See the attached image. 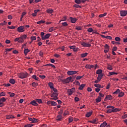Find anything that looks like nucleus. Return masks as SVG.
Wrapping results in <instances>:
<instances>
[{
  "label": "nucleus",
  "instance_id": "44",
  "mask_svg": "<svg viewBox=\"0 0 127 127\" xmlns=\"http://www.w3.org/2000/svg\"><path fill=\"white\" fill-rule=\"evenodd\" d=\"M87 31L89 33H91L93 31H94L93 29H92V28H89V29H87Z\"/></svg>",
  "mask_w": 127,
  "mask_h": 127
},
{
  "label": "nucleus",
  "instance_id": "4",
  "mask_svg": "<svg viewBox=\"0 0 127 127\" xmlns=\"http://www.w3.org/2000/svg\"><path fill=\"white\" fill-rule=\"evenodd\" d=\"M77 72H78V71H77L68 70L67 72V74L69 76H71V75L76 74Z\"/></svg>",
  "mask_w": 127,
  "mask_h": 127
},
{
  "label": "nucleus",
  "instance_id": "60",
  "mask_svg": "<svg viewBox=\"0 0 127 127\" xmlns=\"http://www.w3.org/2000/svg\"><path fill=\"white\" fill-rule=\"evenodd\" d=\"M120 40H121V39H120V37H116L115 38V41H116L117 42H120Z\"/></svg>",
  "mask_w": 127,
  "mask_h": 127
},
{
  "label": "nucleus",
  "instance_id": "53",
  "mask_svg": "<svg viewBox=\"0 0 127 127\" xmlns=\"http://www.w3.org/2000/svg\"><path fill=\"white\" fill-rule=\"evenodd\" d=\"M30 39H31V40H32V41H35L36 40V36H31L30 37Z\"/></svg>",
  "mask_w": 127,
  "mask_h": 127
},
{
  "label": "nucleus",
  "instance_id": "16",
  "mask_svg": "<svg viewBox=\"0 0 127 127\" xmlns=\"http://www.w3.org/2000/svg\"><path fill=\"white\" fill-rule=\"evenodd\" d=\"M88 55V53H84L83 54H82L81 55H80V57L82 58H84L85 57H86Z\"/></svg>",
  "mask_w": 127,
  "mask_h": 127
},
{
  "label": "nucleus",
  "instance_id": "13",
  "mask_svg": "<svg viewBox=\"0 0 127 127\" xmlns=\"http://www.w3.org/2000/svg\"><path fill=\"white\" fill-rule=\"evenodd\" d=\"M85 68H86L87 69H90L92 68H94V65L86 64L85 65Z\"/></svg>",
  "mask_w": 127,
  "mask_h": 127
},
{
  "label": "nucleus",
  "instance_id": "24",
  "mask_svg": "<svg viewBox=\"0 0 127 127\" xmlns=\"http://www.w3.org/2000/svg\"><path fill=\"white\" fill-rule=\"evenodd\" d=\"M9 83L12 84H15V80L13 79H9Z\"/></svg>",
  "mask_w": 127,
  "mask_h": 127
},
{
  "label": "nucleus",
  "instance_id": "15",
  "mask_svg": "<svg viewBox=\"0 0 127 127\" xmlns=\"http://www.w3.org/2000/svg\"><path fill=\"white\" fill-rule=\"evenodd\" d=\"M92 114V111L87 112V114H85V117H86V118H89L90 117H91Z\"/></svg>",
  "mask_w": 127,
  "mask_h": 127
},
{
  "label": "nucleus",
  "instance_id": "18",
  "mask_svg": "<svg viewBox=\"0 0 127 127\" xmlns=\"http://www.w3.org/2000/svg\"><path fill=\"white\" fill-rule=\"evenodd\" d=\"M27 37V36L26 35H22L21 36L17 38H19L21 39H26Z\"/></svg>",
  "mask_w": 127,
  "mask_h": 127
},
{
  "label": "nucleus",
  "instance_id": "49",
  "mask_svg": "<svg viewBox=\"0 0 127 127\" xmlns=\"http://www.w3.org/2000/svg\"><path fill=\"white\" fill-rule=\"evenodd\" d=\"M76 30L79 31L82 30L81 26H76Z\"/></svg>",
  "mask_w": 127,
  "mask_h": 127
},
{
  "label": "nucleus",
  "instance_id": "61",
  "mask_svg": "<svg viewBox=\"0 0 127 127\" xmlns=\"http://www.w3.org/2000/svg\"><path fill=\"white\" fill-rule=\"evenodd\" d=\"M105 39H109L110 40H112L113 38L110 36H107V37L105 38Z\"/></svg>",
  "mask_w": 127,
  "mask_h": 127
},
{
  "label": "nucleus",
  "instance_id": "19",
  "mask_svg": "<svg viewBox=\"0 0 127 127\" xmlns=\"http://www.w3.org/2000/svg\"><path fill=\"white\" fill-rule=\"evenodd\" d=\"M107 125H108V124H107V123L104 122H103V123L101 124V125H100V127H106L108 126Z\"/></svg>",
  "mask_w": 127,
  "mask_h": 127
},
{
  "label": "nucleus",
  "instance_id": "5",
  "mask_svg": "<svg viewBox=\"0 0 127 127\" xmlns=\"http://www.w3.org/2000/svg\"><path fill=\"white\" fill-rule=\"evenodd\" d=\"M17 31L19 33L24 32L25 31L24 26H19L17 28Z\"/></svg>",
  "mask_w": 127,
  "mask_h": 127
},
{
  "label": "nucleus",
  "instance_id": "7",
  "mask_svg": "<svg viewBox=\"0 0 127 127\" xmlns=\"http://www.w3.org/2000/svg\"><path fill=\"white\" fill-rule=\"evenodd\" d=\"M74 92V88H73L71 89L67 90V94L68 95L71 96V95L73 94V93Z\"/></svg>",
  "mask_w": 127,
  "mask_h": 127
},
{
  "label": "nucleus",
  "instance_id": "55",
  "mask_svg": "<svg viewBox=\"0 0 127 127\" xmlns=\"http://www.w3.org/2000/svg\"><path fill=\"white\" fill-rule=\"evenodd\" d=\"M5 101H6V99H5L4 97H2L1 99H0V102H4Z\"/></svg>",
  "mask_w": 127,
  "mask_h": 127
},
{
  "label": "nucleus",
  "instance_id": "31",
  "mask_svg": "<svg viewBox=\"0 0 127 127\" xmlns=\"http://www.w3.org/2000/svg\"><path fill=\"white\" fill-rule=\"evenodd\" d=\"M43 23H45V21L41 20V21H37V22H36V24H43Z\"/></svg>",
  "mask_w": 127,
  "mask_h": 127
},
{
  "label": "nucleus",
  "instance_id": "46",
  "mask_svg": "<svg viewBox=\"0 0 127 127\" xmlns=\"http://www.w3.org/2000/svg\"><path fill=\"white\" fill-rule=\"evenodd\" d=\"M30 52V51H29L28 49H24V55H27L28 53Z\"/></svg>",
  "mask_w": 127,
  "mask_h": 127
},
{
  "label": "nucleus",
  "instance_id": "37",
  "mask_svg": "<svg viewBox=\"0 0 127 127\" xmlns=\"http://www.w3.org/2000/svg\"><path fill=\"white\" fill-rule=\"evenodd\" d=\"M106 15H107V13H106V12H105V13H103V14H100V15H99V17H100V18H102V17H104V16H106Z\"/></svg>",
  "mask_w": 127,
  "mask_h": 127
},
{
  "label": "nucleus",
  "instance_id": "26",
  "mask_svg": "<svg viewBox=\"0 0 127 127\" xmlns=\"http://www.w3.org/2000/svg\"><path fill=\"white\" fill-rule=\"evenodd\" d=\"M102 100V98L100 97H98V98H96V102L97 103H99Z\"/></svg>",
  "mask_w": 127,
  "mask_h": 127
},
{
  "label": "nucleus",
  "instance_id": "38",
  "mask_svg": "<svg viewBox=\"0 0 127 127\" xmlns=\"http://www.w3.org/2000/svg\"><path fill=\"white\" fill-rule=\"evenodd\" d=\"M8 95H9V96L11 97H13L14 96L15 94L13 92H8Z\"/></svg>",
  "mask_w": 127,
  "mask_h": 127
},
{
  "label": "nucleus",
  "instance_id": "50",
  "mask_svg": "<svg viewBox=\"0 0 127 127\" xmlns=\"http://www.w3.org/2000/svg\"><path fill=\"white\" fill-rule=\"evenodd\" d=\"M24 40H25L24 39H21V38H20L19 39V42L18 43H24Z\"/></svg>",
  "mask_w": 127,
  "mask_h": 127
},
{
  "label": "nucleus",
  "instance_id": "10",
  "mask_svg": "<svg viewBox=\"0 0 127 127\" xmlns=\"http://www.w3.org/2000/svg\"><path fill=\"white\" fill-rule=\"evenodd\" d=\"M81 45L84 46V47H91V44H88V43H86L85 42H82Z\"/></svg>",
  "mask_w": 127,
  "mask_h": 127
},
{
  "label": "nucleus",
  "instance_id": "2",
  "mask_svg": "<svg viewBox=\"0 0 127 127\" xmlns=\"http://www.w3.org/2000/svg\"><path fill=\"white\" fill-rule=\"evenodd\" d=\"M58 96H59V94L55 92H53V93L51 95V97L52 98V99L54 100H58Z\"/></svg>",
  "mask_w": 127,
  "mask_h": 127
},
{
  "label": "nucleus",
  "instance_id": "6",
  "mask_svg": "<svg viewBox=\"0 0 127 127\" xmlns=\"http://www.w3.org/2000/svg\"><path fill=\"white\" fill-rule=\"evenodd\" d=\"M127 15V10H122L120 11V16H121V17H125Z\"/></svg>",
  "mask_w": 127,
  "mask_h": 127
},
{
  "label": "nucleus",
  "instance_id": "58",
  "mask_svg": "<svg viewBox=\"0 0 127 127\" xmlns=\"http://www.w3.org/2000/svg\"><path fill=\"white\" fill-rule=\"evenodd\" d=\"M104 48L106 50H109V46L108 45V44L105 45Z\"/></svg>",
  "mask_w": 127,
  "mask_h": 127
},
{
  "label": "nucleus",
  "instance_id": "14",
  "mask_svg": "<svg viewBox=\"0 0 127 127\" xmlns=\"http://www.w3.org/2000/svg\"><path fill=\"white\" fill-rule=\"evenodd\" d=\"M107 100H112V95H107V96H106V98L104 99V101H106Z\"/></svg>",
  "mask_w": 127,
  "mask_h": 127
},
{
  "label": "nucleus",
  "instance_id": "51",
  "mask_svg": "<svg viewBox=\"0 0 127 127\" xmlns=\"http://www.w3.org/2000/svg\"><path fill=\"white\" fill-rule=\"evenodd\" d=\"M6 96V94L4 92H1V93H0V97L2 96Z\"/></svg>",
  "mask_w": 127,
  "mask_h": 127
},
{
  "label": "nucleus",
  "instance_id": "22",
  "mask_svg": "<svg viewBox=\"0 0 127 127\" xmlns=\"http://www.w3.org/2000/svg\"><path fill=\"white\" fill-rule=\"evenodd\" d=\"M62 120V115H58L57 116V121H61Z\"/></svg>",
  "mask_w": 127,
  "mask_h": 127
},
{
  "label": "nucleus",
  "instance_id": "45",
  "mask_svg": "<svg viewBox=\"0 0 127 127\" xmlns=\"http://www.w3.org/2000/svg\"><path fill=\"white\" fill-rule=\"evenodd\" d=\"M94 86L95 87H96V88H102V87H101V86L100 84H96L94 85Z\"/></svg>",
  "mask_w": 127,
  "mask_h": 127
},
{
  "label": "nucleus",
  "instance_id": "27",
  "mask_svg": "<svg viewBox=\"0 0 127 127\" xmlns=\"http://www.w3.org/2000/svg\"><path fill=\"white\" fill-rule=\"evenodd\" d=\"M36 102H37L39 104H42V99H36Z\"/></svg>",
  "mask_w": 127,
  "mask_h": 127
},
{
  "label": "nucleus",
  "instance_id": "40",
  "mask_svg": "<svg viewBox=\"0 0 127 127\" xmlns=\"http://www.w3.org/2000/svg\"><path fill=\"white\" fill-rule=\"evenodd\" d=\"M51 90H53L54 93H58V90L55 88H50Z\"/></svg>",
  "mask_w": 127,
  "mask_h": 127
},
{
  "label": "nucleus",
  "instance_id": "63",
  "mask_svg": "<svg viewBox=\"0 0 127 127\" xmlns=\"http://www.w3.org/2000/svg\"><path fill=\"white\" fill-rule=\"evenodd\" d=\"M39 77L41 78V79H45L46 76L45 75H39Z\"/></svg>",
  "mask_w": 127,
  "mask_h": 127
},
{
  "label": "nucleus",
  "instance_id": "28",
  "mask_svg": "<svg viewBox=\"0 0 127 127\" xmlns=\"http://www.w3.org/2000/svg\"><path fill=\"white\" fill-rule=\"evenodd\" d=\"M51 106H57V103L54 101L51 102Z\"/></svg>",
  "mask_w": 127,
  "mask_h": 127
},
{
  "label": "nucleus",
  "instance_id": "64",
  "mask_svg": "<svg viewBox=\"0 0 127 127\" xmlns=\"http://www.w3.org/2000/svg\"><path fill=\"white\" fill-rule=\"evenodd\" d=\"M127 118V114H125V115L122 116V119H125Z\"/></svg>",
  "mask_w": 127,
  "mask_h": 127
},
{
  "label": "nucleus",
  "instance_id": "33",
  "mask_svg": "<svg viewBox=\"0 0 127 127\" xmlns=\"http://www.w3.org/2000/svg\"><path fill=\"white\" fill-rule=\"evenodd\" d=\"M48 86H49L50 88H54L53 87V83L52 82H49V83H48Z\"/></svg>",
  "mask_w": 127,
  "mask_h": 127
},
{
  "label": "nucleus",
  "instance_id": "30",
  "mask_svg": "<svg viewBox=\"0 0 127 127\" xmlns=\"http://www.w3.org/2000/svg\"><path fill=\"white\" fill-rule=\"evenodd\" d=\"M47 12L49 14H52L53 13V9H48V10H47Z\"/></svg>",
  "mask_w": 127,
  "mask_h": 127
},
{
  "label": "nucleus",
  "instance_id": "42",
  "mask_svg": "<svg viewBox=\"0 0 127 127\" xmlns=\"http://www.w3.org/2000/svg\"><path fill=\"white\" fill-rule=\"evenodd\" d=\"M112 110H113V113H116L117 112L120 111V110H119L118 108L112 109Z\"/></svg>",
  "mask_w": 127,
  "mask_h": 127
},
{
  "label": "nucleus",
  "instance_id": "59",
  "mask_svg": "<svg viewBox=\"0 0 127 127\" xmlns=\"http://www.w3.org/2000/svg\"><path fill=\"white\" fill-rule=\"evenodd\" d=\"M66 17H64V18H62V20L59 21V22L60 23L61 21H66Z\"/></svg>",
  "mask_w": 127,
  "mask_h": 127
},
{
  "label": "nucleus",
  "instance_id": "32",
  "mask_svg": "<svg viewBox=\"0 0 127 127\" xmlns=\"http://www.w3.org/2000/svg\"><path fill=\"white\" fill-rule=\"evenodd\" d=\"M30 122H31V124L36 123H37V119L33 118V120L30 121Z\"/></svg>",
  "mask_w": 127,
  "mask_h": 127
},
{
  "label": "nucleus",
  "instance_id": "8",
  "mask_svg": "<svg viewBox=\"0 0 127 127\" xmlns=\"http://www.w3.org/2000/svg\"><path fill=\"white\" fill-rule=\"evenodd\" d=\"M50 36H51L50 34H47L44 36H42V40H45L46 39H48V38H49V37H50Z\"/></svg>",
  "mask_w": 127,
  "mask_h": 127
},
{
  "label": "nucleus",
  "instance_id": "62",
  "mask_svg": "<svg viewBox=\"0 0 127 127\" xmlns=\"http://www.w3.org/2000/svg\"><path fill=\"white\" fill-rule=\"evenodd\" d=\"M74 101H75V102H79V98L78 97H74Z\"/></svg>",
  "mask_w": 127,
  "mask_h": 127
},
{
  "label": "nucleus",
  "instance_id": "34",
  "mask_svg": "<svg viewBox=\"0 0 127 127\" xmlns=\"http://www.w3.org/2000/svg\"><path fill=\"white\" fill-rule=\"evenodd\" d=\"M118 94H119V97H122L124 95V93L122 91L119 92V93H118Z\"/></svg>",
  "mask_w": 127,
  "mask_h": 127
},
{
  "label": "nucleus",
  "instance_id": "29",
  "mask_svg": "<svg viewBox=\"0 0 127 127\" xmlns=\"http://www.w3.org/2000/svg\"><path fill=\"white\" fill-rule=\"evenodd\" d=\"M120 92H121V91H120V89H117L116 91L113 92V94L117 95V94L120 93Z\"/></svg>",
  "mask_w": 127,
  "mask_h": 127
},
{
  "label": "nucleus",
  "instance_id": "20",
  "mask_svg": "<svg viewBox=\"0 0 127 127\" xmlns=\"http://www.w3.org/2000/svg\"><path fill=\"white\" fill-rule=\"evenodd\" d=\"M85 86V84H84L79 85V86L78 87V90H82Z\"/></svg>",
  "mask_w": 127,
  "mask_h": 127
},
{
  "label": "nucleus",
  "instance_id": "43",
  "mask_svg": "<svg viewBox=\"0 0 127 127\" xmlns=\"http://www.w3.org/2000/svg\"><path fill=\"white\" fill-rule=\"evenodd\" d=\"M31 85H32L33 87H36V86H37L38 85V83H36V82H33V83L31 84Z\"/></svg>",
  "mask_w": 127,
  "mask_h": 127
},
{
  "label": "nucleus",
  "instance_id": "3",
  "mask_svg": "<svg viewBox=\"0 0 127 127\" xmlns=\"http://www.w3.org/2000/svg\"><path fill=\"white\" fill-rule=\"evenodd\" d=\"M71 79H72L71 77H68L66 79L62 80V82L65 83H68L71 81Z\"/></svg>",
  "mask_w": 127,
  "mask_h": 127
},
{
  "label": "nucleus",
  "instance_id": "47",
  "mask_svg": "<svg viewBox=\"0 0 127 127\" xmlns=\"http://www.w3.org/2000/svg\"><path fill=\"white\" fill-rule=\"evenodd\" d=\"M62 26H68V24L66 22H63V23H62Z\"/></svg>",
  "mask_w": 127,
  "mask_h": 127
},
{
  "label": "nucleus",
  "instance_id": "1",
  "mask_svg": "<svg viewBox=\"0 0 127 127\" xmlns=\"http://www.w3.org/2000/svg\"><path fill=\"white\" fill-rule=\"evenodd\" d=\"M27 75L28 73L26 72H21L19 73L18 76L19 78L23 79L27 77Z\"/></svg>",
  "mask_w": 127,
  "mask_h": 127
},
{
  "label": "nucleus",
  "instance_id": "23",
  "mask_svg": "<svg viewBox=\"0 0 127 127\" xmlns=\"http://www.w3.org/2000/svg\"><path fill=\"white\" fill-rule=\"evenodd\" d=\"M102 73V70L101 69H98L96 70V74H103Z\"/></svg>",
  "mask_w": 127,
  "mask_h": 127
},
{
  "label": "nucleus",
  "instance_id": "54",
  "mask_svg": "<svg viewBox=\"0 0 127 127\" xmlns=\"http://www.w3.org/2000/svg\"><path fill=\"white\" fill-rule=\"evenodd\" d=\"M74 2L76 3H77V4H80V3H81V1H80L79 0H75V1H74Z\"/></svg>",
  "mask_w": 127,
  "mask_h": 127
},
{
  "label": "nucleus",
  "instance_id": "41",
  "mask_svg": "<svg viewBox=\"0 0 127 127\" xmlns=\"http://www.w3.org/2000/svg\"><path fill=\"white\" fill-rule=\"evenodd\" d=\"M112 44H113V45H118L120 44V42H117L115 41H112Z\"/></svg>",
  "mask_w": 127,
  "mask_h": 127
},
{
  "label": "nucleus",
  "instance_id": "25",
  "mask_svg": "<svg viewBox=\"0 0 127 127\" xmlns=\"http://www.w3.org/2000/svg\"><path fill=\"white\" fill-rule=\"evenodd\" d=\"M118 73L114 72H109V75H108V76H112L113 75H117Z\"/></svg>",
  "mask_w": 127,
  "mask_h": 127
},
{
  "label": "nucleus",
  "instance_id": "11",
  "mask_svg": "<svg viewBox=\"0 0 127 127\" xmlns=\"http://www.w3.org/2000/svg\"><path fill=\"white\" fill-rule=\"evenodd\" d=\"M30 105H32L33 106H38V104L36 103V101L35 100H33L32 101L30 102Z\"/></svg>",
  "mask_w": 127,
  "mask_h": 127
},
{
  "label": "nucleus",
  "instance_id": "36",
  "mask_svg": "<svg viewBox=\"0 0 127 127\" xmlns=\"http://www.w3.org/2000/svg\"><path fill=\"white\" fill-rule=\"evenodd\" d=\"M73 7L76 8H81V6L79 5L78 4H75L73 5Z\"/></svg>",
  "mask_w": 127,
  "mask_h": 127
},
{
  "label": "nucleus",
  "instance_id": "48",
  "mask_svg": "<svg viewBox=\"0 0 127 127\" xmlns=\"http://www.w3.org/2000/svg\"><path fill=\"white\" fill-rule=\"evenodd\" d=\"M6 24H7V22H6L5 21H4L3 22L0 23V26H4Z\"/></svg>",
  "mask_w": 127,
  "mask_h": 127
},
{
  "label": "nucleus",
  "instance_id": "39",
  "mask_svg": "<svg viewBox=\"0 0 127 127\" xmlns=\"http://www.w3.org/2000/svg\"><path fill=\"white\" fill-rule=\"evenodd\" d=\"M114 113V111L112 109H109L107 110V113Z\"/></svg>",
  "mask_w": 127,
  "mask_h": 127
},
{
  "label": "nucleus",
  "instance_id": "56",
  "mask_svg": "<svg viewBox=\"0 0 127 127\" xmlns=\"http://www.w3.org/2000/svg\"><path fill=\"white\" fill-rule=\"evenodd\" d=\"M83 76L84 75H82L81 76H77V77H76V79H77V80L81 79L83 77Z\"/></svg>",
  "mask_w": 127,
  "mask_h": 127
},
{
  "label": "nucleus",
  "instance_id": "9",
  "mask_svg": "<svg viewBox=\"0 0 127 127\" xmlns=\"http://www.w3.org/2000/svg\"><path fill=\"white\" fill-rule=\"evenodd\" d=\"M98 119L97 118H96L95 119L92 120V121H89V123L93 124H97V123H98Z\"/></svg>",
  "mask_w": 127,
  "mask_h": 127
},
{
  "label": "nucleus",
  "instance_id": "21",
  "mask_svg": "<svg viewBox=\"0 0 127 127\" xmlns=\"http://www.w3.org/2000/svg\"><path fill=\"white\" fill-rule=\"evenodd\" d=\"M103 74H98V76L97 77V80H101L102 78V76H103Z\"/></svg>",
  "mask_w": 127,
  "mask_h": 127
},
{
  "label": "nucleus",
  "instance_id": "52",
  "mask_svg": "<svg viewBox=\"0 0 127 127\" xmlns=\"http://www.w3.org/2000/svg\"><path fill=\"white\" fill-rule=\"evenodd\" d=\"M7 28L9 29H14L16 28L15 26H7Z\"/></svg>",
  "mask_w": 127,
  "mask_h": 127
},
{
  "label": "nucleus",
  "instance_id": "57",
  "mask_svg": "<svg viewBox=\"0 0 127 127\" xmlns=\"http://www.w3.org/2000/svg\"><path fill=\"white\" fill-rule=\"evenodd\" d=\"M114 108L115 107L114 106H107V109H114Z\"/></svg>",
  "mask_w": 127,
  "mask_h": 127
},
{
  "label": "nucleus",
  "instance_id": "12",
  "mask_svg": "<svg viewBox=\"0 0 127 127\" xmlns=\"http://www.w3.org/2000/svg\"><path fill=\"white\" fill-rule=\"evenodd\" d=\"M69 19H70V21H71V23L74 24V23H75V22H76L77 21V19L75 18H73V17H70Z\"/></svg>",
  "mask_w": 127,
  "mask_h": 127
},
{
  "label": "nucleus",
  "instance_id": "35",
  "mask_svg": "<svg viewBox=\"0 0 127 127\" xmlns=\"http://www.w3.org/2000/svg\"><path fill=\"white\" fill-rule=\"evenodd\" d=\"M32 78L37 81H38V79H39V78L36 77V75H33Z\"/></svg>",
  "mask_w": 127,
  "mask_h": 127
},
{
  "label": "nucleus",
  "instance_id": "17",
  "mask_svg": "<svg viewBox=\"0 0 127 127\" xmlns=\"http://www.w3.org/2000/svg\"><path fill=\"white\" fill-rule=\"evenodd\" d=\"M15 117L14 116H13L12 115H7L6 117V119H7V120H9L10 119H14Z\"/></svg>",
  "mask_w": 127,
  "mask_h": 127
}]
</instances>
